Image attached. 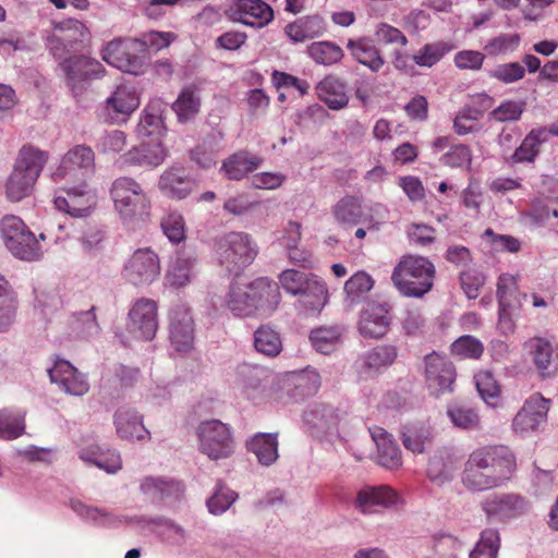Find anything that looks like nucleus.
<instances>
[{
  "mask_svg": "<svg viewBox=\"0 0 558 558\" xmlns=\"http://www.w3.org/2000/svg\"><path fill=\"white\" fill-rule=\"evenodd\" d=\"M397 348L391 344L377 345L366 351L361 355L359 360L361 376L364 378H369L379 374L392 365L397 359Z\"/></svg>",
  "mask_w": 558,
  "mask_h": 558,
  "instance_id": "obj_30",
  "label": "nucleus"
},
{
  "mask_svg": "<svg viewBox=\"0 0 558 558\" xmlns=\"http://www.w3.org/2000/svg\"><path fill=\"white\" fill-rule=\"evenodd\" d=\"M78 457L107 473H116L122 468L121 457L116 450L101 451L98 447L84 448L80 451Z\"/></svg>",
  "mask_w": 558,
  "mask_h": 558,
  "instance_id": "obj_45",
  "label": "nucleus"
},
{
  "mask_svg": "<svg viewBox=\"0 0 558 558\" xmlns=\"http://www.w3.org/2000/svg\"><path fill=\"white\" fill-rule=\"evenodd\" d=\"M169 339L178 353H187L194 343V320L190 308L182 303L174 304L169 312Z\"/></svg>",
  "mask_w": 558,
  "mask_h": 558,
  "instance_id": "obj_21",
  "label": "nucleus"
},
{
  "mask_svg": "<svg viewBox=\"0 0 558 558\" xmlns=\"http://www.w3.org/2000/svg\"><path fill=\"white\" fill-rule=\"evenodd\" d=\"M289 381L294 387L293 396L295 398L312 396L316 393L320 387V376L316 369L311 367L292 373Z\"/></svg>",
  "mask_w": 558,
  "mask_h": 558,
  "instance_id": "obj_46",
  "label": "nucleus"
},
{
  "mask_svg": "<svg viewBox=\"0 0 558 558\" xmlns=\"http://www.w3.org/2000/svg\"><path fill=\"white\" fill-rule=\"evenodd\" d=\"M197 274V259L194 253L180 251L169 260L163 282L173 289L184 288L195 280Z\"/></svg>",
  "mask_w": 558,
  "mask_h": 558,
  "instance_id": "obj_25",
  "label": "nucleus"
},
{
  "mask_svg": "<svg viewBox=\"0 0 558 558\" xmlns=\"http://www.w3.org/2000/svg\"><path fill=\"white\" fill-rule=\"evenodd\" d=\"M280 301L278 284L268 278H257L246 286L232 283L226 305L236 317H251L272 311Z\"/></svg>",
  "mask_w": 558,
  "mask_h": 558,
  "instance_id": "obj_3",
  "label": "nucleus"
},
{
  "mask_svg": "<svg viewBox=\"0 0 558 558\" xmlns=\"http://www.w3.org/2000/svg\"><path fill=\"white\" fill-rule=\"evenodd\" d=\"M96 307L72 313L66 319V335L71 339L88 340L99 336L101 328L97 322Z\"/></svg>",
  "mask_w": 558,
  "mask_h": 558,
  "instance_id": "obj_35",
  "label": "nucleus"
},
{
  "mask_svg": "<svg viewBox=\"0 0 558 558\" xmlns=\"http://www.w3.org/2000/svg\"><path fill=\"white\" fill-rule=\"evenodd\" d=\"M474 380L481 398L488 405H496L500 395V387L493 374L488 371H481L474 376Z\"/></svg>",
  "mask_w": 558,
  "mask_h": 558,
  "instance_id": "obj_59",
  "label": "nucleus"
},
{
  "mask_svg": "<svg viewBox=\"0 0 558 558\" xmlns=\"http://www.w3.org/2000/svg\"><path fill=\"white\" fill-rule=\"evenodd\" d=\"M326 31V23L320 15H307L289 23L284 27V34L294 43H304L322 36Z\"/></svg>",
  "mask_w": 558,
  "mask_h": 558,
  "instance_id": "obj_36",
  "label": "nucleus"
},
{
  "mask_svg": "<svg viewBox=\"0 0 558 558\" xmlns=\"http://www.w3.org/2000/svg\"><path fill=\"white\" fill-rule=\"evenodd\" d=\"M258 246L253 238L242 231L223 234L217 243L218 260L231 275L238 276L256 258Z\"/></svg>",
  "mask_w": 558,
  "mask_h": 558,
  "instance_id": "obj_7",
  "label": "nucleus"
},
{
  "mask_svg": "<svg viewBox=\"0 0 558 558\" xmlns=\"http://www.w3.org/2000/svg\"><path fill=\"white\" fill-rule=\"evenodd\" d=\"M70 507L81 519L96 526L107 529H117L124 525L132 526L143 533H155L169 544H182L185 539L184 530L166 518L117 514L101 508L88 506L78 499H72Z\"/></svg>",
  "mask_w": 558,
  "mask_h": 558,
  "instance_id": "obj_2",
  "label": "nucleus"
},
{
  "mask_svg": "<svg viewBox=\"0 0 558 558\" xmlns=\"http://www.w3.org/2000/svg\"><path fill=\"white\" fill-rule=\"evenodd\" d=\"M158 306L154 300L141 298L136 300L129 312L126 329L134 338L151 340L158 329Z\"/></svg>",
  "mask_w": 558,
  "mask_h": 558,
  "instance_id": "obj_17",
  "label": "nucleus"
},
{
  "mask_svg": "<svg viewBox=\"0 0 558 558\" xmlns=\"http://www.w3.org/2000/svg\"><path fill=\"white\" fill-rule=\"evenodd\" d=\"M498 305L519 307L518 278L511 274H501L497 282Z\"/></svg>",
  "mask_w": 558,
  "mask_h": 558,
  "instance_id": "obj_54",
  "label": "nucleus"
},
{
  "mask_svg": "<svg viewBox=\"0 0 558 558\" xmlns=\"http://www.w3.org/2000/svg\"><path fill=\"white\" fill-rule=\"evenodd\" d=\"M373 287V278L365 271H357L344 284L347 300L350 304H357L366 296Z\"/></svg>",
  "mask_w": 558,
  "mask_h": 558,
  "instance_id": "obj_53",
  "label": "nucleus"
},
{
  "mask_svg": "<svg viewBox=\"0 0 558 558\" xmlns=\"http://www.w3.org/2000/svg\"><path fill=\"white\" fill-rule=\"evenodd\" d=\"M238 494L221 483H218L213 496L207 500V507L210 513L221 514L227 511L236 500Z\"/></svg>",
  "mask_w": 558,
  "mask_h": 558,
  "instance_id": "obj_63",
  "label": "nucleus"
},
{
  "mask_svg": "<svg viewBox=\"0 0 558 558\" xmlns=\"http://www.w3.org/2000/svg\"><path fill=\"white\" fill-rule=\"evenodd\" d=\"M123 278L135 287L148 286L160 275V260L150 248H138L126 260Z\"/></svg>",
  "mask_w": 558,
  "mask_h": 558,
  "instance_id": "obj_16",
  "label": "nucleus"
},
{
  "mask_svg": "<svg viewBox=\"0 0 558 558\" xmlns=\"http://www.w3.org/2000/svg\"><path fill=\"white\" fill-rule=\"evenodd\" d=\"M140 96L135 87L121 84L97 108V117L109 124L125 122L138 108Z\"/></svg>",
  "mask_w": 558,
  "mask_h": 558,
  "instance_id": "obj_14",
  "label": "nucleus"
},
{
  "mask_svg": "<svg viewBox=\"0 0 558 558\" xmlns=\"http://www.w3.org/2000/svg\"><path fill=\"white\" fill-rule=\"evenodd\" d=\"M430 428L423 424L404 426L402 432V442L413 453L424 452L425 445L430 440Z\"/></svg>",
  "mask_w": 558,
  "mask_h": 558,
  "instance_id": "obj_56",
  "label": "nucleus"
},
{
  "mask_svg": "<svg viewBox=\"0 0 558 558\" xmlns=\"http://www.w3.org/2000/svg\"><path fill=\"white\" fill-rule=\"evenodd\" d=\"M515 469V457L508 447L483 446L470 453L464 463L461 482L470 492H484L502 486Z\"/></svg>",
  "mask_w": 558,
  "mask_h": 558,
  "instance_id": "obj_1",
  "label": "nucleus"
},
{
  "mask_svg": "<svg viewBox=\"0 0 558 558\" xmlns=\"http://www.w3.org/2000/svg\"><path fill=\"white\" fill-rule=\"evenodd\" d=\"M546 143L545 132L538 129L531 130L514 150L512 160L514 162H533L539 154V147Z\"/></svg>",
  "mask_w": 558,
  "mask_h": 558,
  "instance_id": "obj_49",
  "label": "nucleus"
},
{
  "mask_svg": "<svg viewBox=\"0 0 558 558\" xmlns=\"http://www.w3.org/2000/svg\"><path fill=\"white\" fill-rule=\"evenodd\" d=\"M369 434L377 447V463L389 470L401 466V450L391 438V435L378 426L369 428Z\"/></svg>",
  "mask_w": 558,
  "mask_h": 558,
  "instance_id": "obj_33",
  "label": "nucleus"
},
{
  "mask_svg": "<svg viewBox=\"0 0 558 558\" xmlns=\"http://www.w3.org/2000/svg\"><path fill=\"white\" fill-rule=\"evenodd\" d=\"M481 509L490 522L506 523L525 514L531 504L517 493H493L481 501Z\"/></svg>",
  "mask_w": 558,
  "mask_h": 558,
  "instance_id": "obj_13",
  "label": "nucleus"
},
{
  "mask_svg": "<svg viewBox=\"0 0 558 558\" xmlns=\"http://www.w3.org/2000/svg\"><path fill=\"white\" fill-rule=\"evenodd\" d=\"M482 116L483 110H477L475 106H464L453 119L454 132L460 136L477 132L480 130L477 121Z\"/></svg>",
  "mask_w": 558,
  "mask_h": 558,
  "instance_id": "obj_57",
  "label": "nucleus"
},
{
  "mask_svg": "<svg viewBox=\"0 0 558 558\" xmlns=\"http://www.w3.org/2000/svg\"><path fill=\"white\" fill-rule=\"evenodd\" d=\"M0 234L8 251L26 262L39 260L44 251L36 235L17 216H5L0 221Z\"/></svg>",
  "mask_w": 558,
  "mask_h": 558,
  "instance_id": "obj_8",
  "label": "nucleus"
},
{
  "mask_svg": "<svg viewBox=\"0 0 558 558\" xmlns=\"http://www.w3.org/2000/svg\"><path fill=\"white\" fill-rule=\"evenodd\" d=\"M435 274V266L428 258L405 255L393 268L391 280L402 295L422 298L432 290Z\"/></svg>",
  "mask_w": 558,
  "mask_h": 558,
  "instance_id": "obj_4",
  "label": "nucleus"
},
{
  "mask_svg": "<svg viewBox=\"0 0 558 558\" xmlns=\"http://www.w3.org/2000/svg\"><path fill=\"white\" fill-rule=\"evenodd\" d=\"M500 548L498 530L488 527L482 531L480 539L470 553L469 558H497Z\"/></svg>",
  "mask_w": 558,
  "mask_h": 558,
  "instance_id": "obj_52",
  "label": "nucleus"
},
{
  "mask_svg": "<svg viewBox=\"0 0 558 558\" xmlns=\"http://www.w3.org/2000/svg\"><path fill=\"white\" fill-rule=\"evenodd\" d=\"M307 282L316 286L317 289L310 288L312 284H302L300 292L292 295L298 296L295 302L296 310L306 315H318L328 302V289L326 283L316 275L311 274L307 277Z\"/></svg>",
  "mask_w": 558,
  "mask_h": 558,
  "instance_id": "obj_27",
  "label": "nucleus"
},
{
  "mask_svg": "<svg viewBox=\"0 0 558 558\" xmlns=\"http://www.w3.org/2000/svg\"><path fill=\"white\" fill-rule=\"evenodd\" d=\"M48 373L51 383L57 384L66 393L83 396L89 389L85 376L65 360L58 359Z\"/></svg>",
  "mask_w": 558,
  "mask_h": 558,
  "instance_id": "obj_28",
  "label": "nucleus"
},
{
  "mask_svg": "<svg viewBox=\"0 0 558 558\" xmlns=\"http://www.w3.org/2000/svg\"><path fill=\"white\" fill-rule=\"evenodd\" d=\"M47 161L46 151L33 146H23L5 185L8 198L19 202L29 195Z\"/></svg>",
  "mask_w": 558,
  "mask_h": 558,
  "instance_id": "obj_5",
  "label": "nucleus"
},
{
  "mask_svg": "<svg viewBox=\"0 0 558 558\" xmlns=\"http://www.w3.org/2000/svg\"><path fill=\"white\" fill-rule=\"evenodd\" d=\"M521 41L519 34H499L486 41L483 49L488 56L507 54L514 51Z\"/></svg>",
  "mask_w": 558,
  "mask_h": 558,
  "instance_id": "obj_61",
  "label": "nucleus"
},
{
  "mask_svg": "<svg viewBox=\"0 0 558 558\" xmlns=\"http://www.w3.org/2000/svg\"><path fill=\"white\" fill-rule=\"evenodd\" d=\"M199 451L210 460L227 459L235 444L230 427L219 420L202 422L197 428Z\"/></svg>",
  "mask_w": 558,
  "mask_h": 558,
  "instance_id": "obj_11",
  "label": "nucleus"
},
{
  "mask_svg": "<svg viewBox=\"0 0 558 558\" xmlns=\"http://www.w3.org/2000/svg\"><path fill=\"white\" fill-rule=\"evenodd\" d=\"M332 213L339 223L354 226L361 222L362 207L353 196L341 198L333 206Z\"/></svg>",
  "mask_w": 558,
  "mask_h": 558,
  "instance_id": "obj_55",
  "label": "nucleus"
},
{
  "mask_svg": "<svg viewBox=\"0 0 558 558\" xmlns=\"http://www.w3.org/2000/svg\"><path fill=\"white\" fill-rule=\"evenodd\" d=\"M135 46V40L116 38L101 50L102 60L122 72L138 74L142 69V59L134 53Z\"/></svg>",
  "mask_w": 558,
  "mask_h": 558,
  "instance_id": "obj_22",
  "label": "nucleus"
},
{
  "mask_svg": "<svg viewBox=\"0 0 558 558\" xmlns=\"http://www.w3.org/2000/svg\"><path fill=\"white\" fill-rule=\"evenodd\" d=\"M226 16L245 26L260 29L274 21V10L264 0H233L225 11Z\"/></svg>",
  "mask_w": 558,
  "mask_h": 558,
  "instance_id": "obj_15",
  "label": "nucleus"
},
{
  "mask_svg": "<svg viewBox=\"0 0 558 558\" xmlns=\"http://www.w3.org/2000/svg\"><path fill=\"white\" fill-rule=\"evenodd\" d=\"M59 66L66 87L75 98L82 96L94 80L105 74V68L98 60L84 54H73L59 62Z\"/></svg>",
  "mask_w": 558,
  "mask_h": 558,
  "instance_id": "obj_9",
  "label": "nucleus"
},
{
  "mask_svg": "<svg viewBox=\"0 0 558 558\" xmlns=\"http://www.w3.org/2000/svg\"><path fill=\"white\" fill-rule=\"evenodd\" d=\"M52 35L57 43L62 41L76 51L86 35V27L77 20H68L57 25Z\"/></svg>",
  "mask_w": 558,
  "mask_h": 558,
  "instance_id": "obj_50",
  "label": "nucleus"
},
{
  "mask_svg": "<svg viewBox=\"0 0 558 558\" xmlns=\"http://www.w3.org/2000/svg\"><path fill=\"white\" fill-rule=\"evenodd\" d=\"M303 422L316 437H338L342 439L338 430V414L329 405H310L303 413Z\"/></svg>",
  "mask_w": 558,
  "mask_h": 558,
  "instance_id": "obj_26",
  "label": "nucleus"
},
{
  "mask_svg": "<svg viewBox=\"0 0 558 558\" xmlns=\"http://www.w3.org/2000/svg\"><path fill=\"white\" fill-rule=\"evenodd\" d=\"M254 347L266 356H277L282 350V341L278 331L268 325H262L254 332Z\"/></svg>",
  "mask_w": 558,
  "mask_h": 558,
  "instance_id": "obj_47",
  "label": "nucleus"
},
{
  "mask_svg": "<svg viewBox=\"0 0 558 558\" xmlns=\"http://www.w3.org/2000/svg\"><path fill=\"white\" fill-rule=\"evenodd\" d=\"M524 349L532 357L533 364L543 376H550L556 371V360L551 342L543 337H533L524 342Z\"/></svg>",
  "mask_w": 558,
  "mask_h": 558,
  "instance_id": "obj_31",
  "label": "nucleus"
},
{
  "mask_svg": "<svg viewBox=\"0 0 558 558\" xmlns=\"http://www.w3.org/2000/svg\"><path fill=\"white\" fill-rule=\"evenodd\" d=\"M447 415L457 428L469 430L480 427L481 420L477 410L465 402H450L447 407Z\"/></svg>",
  "mask_w": 558,
  "mask_h": 558,
  "instance_id": "obj_44",
  "label": "nucleus"
},
{
  "mask_svg": "<svg viewBox=\"0 0 558 558\" xmlns=\"http://www.w3.org/2000/svg\"><path fill=\"white\" fill-rule=\"evenodd\" d=\"M196 181L180 166H172L166 169L158 181L160 192L165 196L177 201L186 198L194 191Z\"/></svg>",
  "mask_w": 558,
  "mask_h": 558,
  "instance_id": "obj_29",
  "label": "nucleus"
},
{
  "mask_svg": "<svg viewBox=\"0 0 558 558\" xmlns=\"http://www.w3.org/2000/svg\"><path fill=\"white\" fill-rule=\"evenodd\" d=\"M95 171V153L87 145H75L62 157L51 178L56 183L62 181L86 182Z\"/></svg>",
  "mask_w": 558,
  "mask_h": 558,
  "instance_id": "obj_12",
  "label": "nucleus"
},
{
  "mask_svg": "<svg viewBox=\"0 0 558 558\" xmlns=\"http://www.w3.org/2000/svg\"><path fill=\"white\" fill-rule=\"evenodd\" d=\"M246 447L263 465L268 466L278 459L277 434L257 433L247 440Z\"/></svg>",
  "mask_w": 558,
  "mask_h": 558,
  "instance_id": "obj_41",
  "label": "nucleus"
},
{
  "mask_svg": "<svg viewBox=\"0 0 558 558\" xmlns=\"http://www.w3.org/2000/svg\"><path fill=\"white\" fill-rule=\"evenodd\" d=\"M263 158L247 150H240L223 160L220 172L232 181H240L248 173L258 169Z\"/></svg>",
  "mask_w": 558,
  "mask_h": 558,
  "instance_id": "obj_32",
  "label": "nucleus"
},
{
  "mask_svg": "<svg viewBox=\"0 0 558 558\" xmlns=\"http://www.w3.org/2000/svg\"><path fill=\"white\" fill-rule=\"evenodd\" d=\"M340 331L336 327L317 328L312 330L310 340L314 349L323 354H329L339 342Z\"/></svg>",
  "mask_w": 558,
  "mask_h": 558,
  "instance_id": "obj_58",
  "label": "nucleus"
},
{
  "mask_svg": "<svg viewBox=\"0 0 558 558\" xmlns=\"http://www.w3.org/2000/svg\"><path fill=\"white\" fill-rule=\"evenodd\" d=\"M201 109V89L191 84L184 86L177 100L172 104V110L175 112L178 121L185 123L193 120Z\"/></svg>",
  "mask_w": 558,
  "mask_h": 558,
  "instance_id": "obj_40",
  "label": "nucleus"
},
{
  "mask_svg": "<svg viewBox=\"0 0 558 558\" xmlns=\"http://www.w3.org/2000/svg\"><path fill=\"white\" fill-rule=\"evenodd\" d=\"M347 48L354 60L371 71L378 72L383 68L384 59L371 38L349 39Z\"/></svg>",
  "mask_w": 558,
  "mask_h": 558,
  "instance_id": "obj_38",
  "label": "nucleus"
},
{
  "mask_svg": "<svg viewBox=\"0 0 558 558\" xmlns=\"http://www.w3.org/2000/svg\"><path fill=\"white\" fill-rule=\"evenodd\" d=\"M168 157V150L159 140L143 142L120 156L119 162L122 166L155 169Z\"/></svg>",
  "mask_w": 558,
  "mask_h": 558,
  "instance_id": "obj_24",
  "label": "nucleus"
},
{
  "mask_svg": "<svg viewBox=\"0 0 558 558\" xmlns=\"http://www.w3.org/2000/svg\"><path fill=\"white\" fill-rule=\"evenodd\" d=\"M141 490L155 499H179L183 494V485L174 480L148 476L143 480Z\"/></svg>",
  "mask_w": 558,
  "mask_h": 558,
  "instance_id": "obj_42",
  "label": "nucleus"
},
{
  "mask_svg": "<svg viewBox=\"0 0 558 558\" xmlns=\"http://www.w3.org/2000/svg\"><path fill=\"white\" fill-rule=\"evenodd\" d=\"M25 410L4 408L0 410V439L13 440L25 433Z\"/></svg>",
  "mask_w": 558,
  "mask_h": 558,
  "instance_id": "obj_43",
  "label": "nucleus"
},
{
  "mask_svg": "<svg viewBox=\"0 0 558 558\" xmlns=\"http://www.w3.org/2000/svg\"><path fill=\"white\" fill-rule=\"evenodd\" d=\"M453 49L449 41H435L425 44L413 56V61L418 66L432 68Z\"/></svg>",
  "mask_w": 558,
  "mask_h": 558,
  "instance_id": "obj_48",
  "label": "nucleus"
},
{
  "mask_svg": "<svg viewBox=\"0 0 558 558\" xmlns=\"http://www.w3.org/2000/svg\"><path fill=\"white\" fill-rule=\"evenodd\" d=\"M433 554L426 558H458L462 542L451 534H438L433 539Z\"/></svg>",
  "mask_w": 558,
  "mask_h": 558,
  "instance_id": "obj_60",
  "label": "nucleus"
},
{
  "mask_svg": "<svg viewBox=\"0 0 558 558\" xmlns=\"http://www.w3.org/2000/svg\"><path fill=\"white\" fill-rule=\"evenodd\" d=\"M114 208L125 225H134L148 217L150 199L141 184L132 178L121 177L110 190Z\"/></svg>",
  "mask_w": 558,
  "mask_h": 558,
  "instance_id": "obj_6",
  "label": "nucleus"
},
{
  "mask_svg": "<svg viewBox=\"0 0 558 558\" xmlns=\"http://www.w3.org/2000/svg\"><path fill=\"white\" fill-rule=\"evenodd\" d=\"M114 425L120 437L144 440L149 432L143 424V417L131 407H120L114 414Z\"/></svg>",
  "mask_w": 558,
  "mask_h": 558,
  "instance_id": "obj_34",
  "label": "nucleus"
},
{
  "mask_svg": "<svg viewBox=\"0 0 558 558\" xmlns=\"http://www.w3.org/2000/svg\"><path fill=\"white\" fill-rule=\"evenodd\" d=\"M483 351V343L469 335L461 336L451 344V353L459 359H478Z\"/></svg>",
  "mask_w": 558,
  "mask_h": 558,
  "instance_id": "obj_62",
  "label": "nucleus"
},
{
  "mask_svg": "<svg viewBox=\"0 0 558 558\" xmlns=\"http://www.w3.org/2000/svg\"><path fill=\"white\" fill-rule=\"evenodd\" d=\"M550 400L541 393L530 396L512 420L513 432L525 437L536 432L547 420Z\"/></svg>",
  "mask_w": 558,
  "mask_h": 558,
  "instance_id": "obj_19",
  "label": "nucleus"
},
{
  "mask_svg": "<svg viewBox=\"0 0 558 558\" xmlns=\"http://www.w3.org/2000/svg\"><path fill=\"white\" fill-rule=\"evenodd\" d=\"M166 102L160 98L149 100L143 110L136 132L141 137L159 135L163 129Z\"/></svg>",
  "mask_w": 558,
  "mask_h": 558,
  "instance_id": "obj_37",
  "label": "nucleus"
},
{
  "mask_svg": "<svg viewBox=\"0 0 558 558\" xmlns=\"http://www.w3.org/2000/svg\"><path fill=\"white\" fill-rule=\"evenodd\" d=\"M525 69L518 62L501 63L488 71V76L504 84H511L522 80Z\"/></svg>",
  "mask_w": 558,
  "mask_h": 558,
  "instance_id": "obj_64",
  "label": "nucleus"
},
{
  "mask_svg": "<svg viewBox=\"0 0 558 558\" xmlns=\"http://www.w3.org/2000/svg\"><path fill=\"white\" fill-rule=\"evenodd\" d=\"M401 501L399 494L388 485L362 487L355 498V508L363 514H373Z\"/></svg>",
  "mask_w": 558,
  "mask_h": 558,
  "instance_id": "obj_23",
  "label": "nucleus"
},
{
  "mask_svg": "<svg viewBox=\"0 0 558 558\" xmlns=\"http://www.w3.org/2000/svg\"><path fill=\"white\" fill-rule=\"evenodd\" d=\"M308 56L317 63L332 65L344 56L341 47L331 41H315L307 47Z\"/></svg>",
  "mask_w": 558,
  "mask_h": 558,
  "instance_id": "obj_51",
  "label": "nucleus"
},
{
  "mask_svg": "<svg viewBox=\"0 0 558 558\" xmlns=\"http://www.w3.org/2000/svg\"><path fill=\"white\" fill-rule=\"evenodd\" d=\"M316 93L318 98L332 110L342 109L349 102L345 84L332 75L326 76L317 84Z\"/></svg>",
  "mask_w": 558,
  "mask_h": 558,
  "instance_id": "obj_39",
  "label": "nucleus"
},
{
  "mask_svg": "<svg viewBox=\"0 0 558 558\" xmlns=\"http://www.w3.org/2000/svg\"><path fill=\"white\" fill-rule=\"evenodd\" d=\"M56 209L74 218L87 217L97 204V194L86 182L64 181L53 197Z\"/></svg>",
  "mask_w": 558,
  "mask_h": 558,
  "instance_id": "obj_10",
  "label": "nucleus"
},
{
  "mask_svg": "<svg viewBox=\"0 0 558 558\" xmlns=\"http://www.w3.org/2000/svg\"><path fill=\"white\" fill-rule=\"evenodd\" d=\"M425 378L428 391L438 398L453 391L456 368L445 356L433 352L425 356Z\"/></svg>",
  "mask_w": 558,
  "mask_h": 558,
  "instance_id": "obj_20",
  "label": "nucleus"
},
{
  "mask_svg": "<svg viewBox=\"0 0 558 558\" xmlns=\"http://www.w3.org/2000/svg\"><path fill=\"white\" fill-rule=\"evenodd\" d=\"M392 305L386 300H372L360 315L359 331L366 338L384 337L392 323Z\"/></svg>",
  "mask_w": 558,
  "mask_h": 558,
  "instance_id": "obj_18",
  "label": "nucleus"
}]
</instances>
